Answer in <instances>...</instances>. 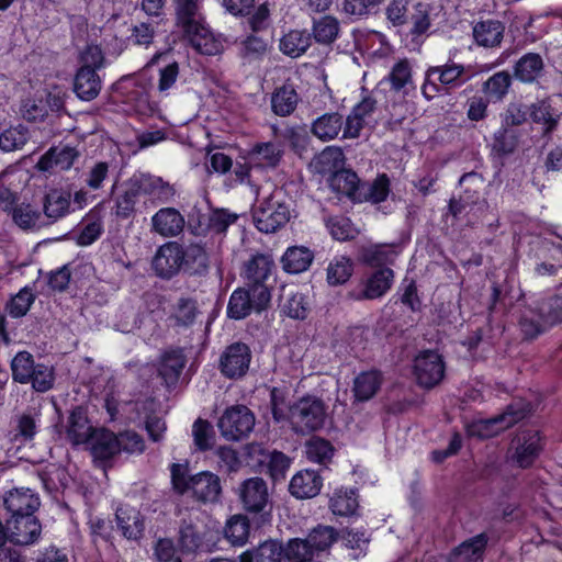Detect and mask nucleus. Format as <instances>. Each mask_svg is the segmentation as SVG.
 <instances>
[{
    "label": "nucleus",
    "instance_id": "obj_23",
    "mask_svg": "<svg viewBox=\"0 0 562 562\" xmlns=\"http://www.w3.org/2000/svg\"><path fill=\"white\" fill-rule=\"evenodd\" d=\"M505 33V24L496 19L477 21L472 30L474 43L484 48L499 47Z\"/></svg>",
    "mask_w": 562,
    "mask_h": 562
},
{
    "label": "nucleus",
    "instance_id": "obj_3",
    "mask_svg": "<svg viewBox=\"0 0 562 562\" xmlns=\"http://www.w3.org/2000/svg\"><path fill=\"white\" fill-rule=\"evenodd\" d=\"M171 484L179 494H191L203 503H215L220 499L222 485L218 475L203 471L190 475L188 463H173L170 467Z\"/></svg>",
    "mask_w": 562,
    "mask_h": 562
},
{
    "label": "nucleus",
    "instance_id": "obj_58",
    "mask_svg": "<svg viewBox=\"0 0 562 562\" xmlns=\"http://www.w3.org/2000/svg\"><path fill=\"white\" fill-rule=\"evenodd\" d=\"M249 533V521L244 515L233 516L226 524L225 536L232 544L241 546Z\"/></svg>",
    "mask_w": 562,
    "mask_h": 562
},
{
    "label": "nucleus",
    "instance_id": "obj_37",
    "mask_svg": "<svg viewBox=\"0 0 562 562\" xmlns=\"http://www.w3.org/2000/svg\"><path fill=\"white\" fill-rule=\"evenodd\" d=\"M513 305V296L505 285L494 282L492 284V293L490 304L487 306L490 323L496 322L497 325L503 323V317L509 312Z\"/></svg>",
    "mask_w": 562,
    "mask_h": 562
},
{
    "label": "nucleus",
    "instance_id": "obj_27",
    "mask_svg": "<svg viewBox=\"0 0 562 562\" xmlns=\"http://www.w3.org/2000/svg\"><path fill=\"white\" fill-rule=\"evenodd\" d=\"M329 189L338 196L347 198L356 204L361 179L352 169L344 168L327 178Z\"/></svg>",
    "mask_w": 562,
    "mask_h": 562
},
{
    "label": "nucleus",
    "instance_id": "obj_11",
    "mask_svg": "<svg viewBox=\"0 0 562 562\" xmlns=\"http://www.w3.org/2000/svg\"><path fill=\"white\" fill-rule=\"evenodd\" d=\"M392 268L376 269L362 281L361 290H352L348 297L353 301H373L383 297L394 283Z\"/></svg>",
    "mask_w": 562,
    "mask_h": 562
},
{
    "label": "nucleus",
    "instance_id": "obj_36",
    "mask_svg": "<svg viewBox=\"0 0 562 562\" xmlns=\"http://www.w3.org/2000/svg\"><path fill=\"white\" fill-rule=\"evenodd\" d=\"M397 252L393 245L378 244L364 247L360 251L363 265L376 269L390 268L396 259Z\"/></svg>",
    "mask_w": 562,
    "mask_h": 562
},
{
    "label": "nucleus",
    "instance_id": "obj_44",
    "mask_svg": "<svg viewBox=\"0 0 562 562\" xmlns=\"http://www.w3.org/2000/svg\"><path fill=\"white\" fill-rule=\"evenodd\" d=\"M355 262L347 256H335L326 269V281L330 286L346 284L352 277Z\"/></svg>",
    "mask_w": 562,
    "mask_h": 562
},
{
    "label": "nucleus",
    "instance_id": "obj_59",
    "mask_svg": "<svg viewBox=\"0 0 562 562\" xmlns=\"http://www.w3.org/2000/svg\"><path fill=\"white\" fill-rule=\"evenodd\" d=\"M291 460L280 451H271L266 460L263 472L268 473L274 481H282L290 469Z\"/></svg>",
    "mask_w": 562,
    "mask_h": 562
},
{
    "label": "nucleus",
    "instance_id": "obj_56",
    "mask_svg": "<svg viewBox=\"0 0 562 562\" xmlns=\"http://www.w3.org/2000/svg\"><path fill=\"white\" fill-rule=\"evenodd\" d=\"M536 305L550 327L562 322V293L543 297Z\"/></svg>",
    "mask_w": 562,
    "mask_h": 562
},
{
    "label": "nucleus",
    "instance_id": "obj_51",
    "mask_svg": "<svg viewBox=\"0 0 562 562\" xmlns=\"http://www.w3.org/2000/svg\"><path fill=\"white\" fill-rule=\"evenodd\" d=\"M250 162L276 167L281 160V150L272 142L257 143L248 151Z\"/></svg>",
    "mask_w": 562,
    "mask_h": 562
},
{
    "label": "nucleus",
    "instance_id": "obj_13",
    "mask_svg": "<svg viewBox=\"0 0 562 562\" xmlns=\"http://www.w3.org/2000/svg\"><path fill=\"white\" fill-rule=\"evenodd\" d=\"M250 361L251 350L249 346L236 341L228 345L223 351L220 359V369L226 378L239 379L248 372Z\"/></svg>",
    "mask_w": 562,
    "mask_h": 562
},
{
    "label": "nucleus",
    "instance_id": "obj_57",
    "mask_svg": "<svg viewBox=\"0 0 562 562\" xmlns=\"http://www.w3.org/2000/svg\"><path fill=\"white\" fill-rule=\"evenodd\" d=\"M339 32V23L336 18L325 15L313 24V35L317 43L330 44L333 43Z\"/></svg>",
    "mask_w": 562,
    "mask_h": 562
},
{
    "label": "nucleus",
    "instance_id": "obj_45",
    "mask_svg": "<svg viewBox=\"0 0 562 562\" xmlns=\"http://www.w3.org/2000/svg\"><path fill=\"white\" fill-rule=\"evenodd\" d=\"M519 144V133L502 125L493 135L492 154L504 159L514 154Z\"/></svg>",
    "mask_w": 562,
    "mask_h": 562
},
{
    "label": "nucleus",
    "instance_id": "obj_2",
    "mask_svg": "<svg viewBox=\"0 0 562 562\" xmlns=\"http://www.w3.org/2000/svg\"><path fill=\"white\" fill-rule=\"evenodd\" d=\"M284 389H273L271 392L272 412L276 420L289 419L296 432H310L322 428L325 424L326 412L323 403L314 397H303L294 405L285 401Z\"/></svg>",
    "mask_w": 562,
    "mask_h": 562
},
{
    "label": "nucleus",
    "instance_id": "obj_63",
    "mask_svg": "<svg viewBox=\"0 0 562 562\" xmlns=\"http://www.w3.org/2000/svg\"><path fill=\"white\" fill-rule=\"evenodd\" d=\"M409 0H390L385 9L386 19L394 26H403L409 23Z\"/></svg>",
    "mask_w": 562,
    "mask_h": 562
},
{
    "label": "nucleus",
    "instance_id": "obj_9",
    "mask_svg": "<svg viewBox=\"0 0 562 562\" xmlns=\"http://www.w3.org/2000/svg\"><path fill=\"white\" fill-rule=\"evenodd\" d=\"M255 415L244 405H235L225 409L218 419L217 427L223 438L238 441L249 436L255 427Z\"/></svg>",
    "mask_w": 562,
    "mask_h": 562
},
{
    "label": "nucleus",
    "instance_id": "obj_64",
    "mask_svg": "<svg viewBox=\"0 0 562 562\" xmlns=\"http://www.w3.org/2000/svg\"><path fill=\"white\" fill-rule=\"evenodd\" d=\"M12 218L21 228L27 229L35 227L41 218L40 211L32 207L31 204L15 206L12 210Z\"/></svg>",
    "mask_w": 562,
    "mask_h": 562
},
{
    "label": "nucleus",
    "instance_id": "obj_32",
    "mask_svg": "<svg viewBox=\"0 0 562 562\" xmlns=\"http://www.w3.org/2000/svg\"><path fill=\"white\" fill-rule=\"evenodd\" d=\"M199 314L198 302L193 297L181 296L171 305L168 317L170 325L176 328H189Z\"/></svg>",
    "mask_w": 562,
    "mask_h": 562
},
{
    "label": "nucleus",
    "instance_id": "obj_50",
    "mask_svg": "<svg viewBox=\"0 0 562 562\" xmlns=\"http://www.w3.org/2000/svg\"><path fill=\"white\" fill-rule=\"evenodd\" d=\"M529 119L536 124L544 125L546 132H552L558 126V116L548 99L538 100L530 105Z\"/></svg>",
    "mask_w": 562,
    "mask_h": 562
},
{
    "label": "nucleus",
    "instance_id": "obj_14",
    "mask_svg": "<svg viewBox=\"0 0 562 562\" xmlns=\"http://www.w3.org/2000/svg\"><path fill=\"white\" fill-rule=\"evenodd\" d=\"M513 460L520 468L530 467L543 449V438L537 429L520 430L513 440Z\"/></svg>",
    "mask_w": 562,
    "mask_h": 562
},
{
    "label": "nucleus",
    "instance_id": "obj_54",
    "mask_svg": "<svg viewBox=\"0 0 562 562\" xmlns=\"http://www.w3.org/2000/svg\"><path fill=\"white\" fill-rule=\"evenodd\" d=\"M268 48V43L262 37L249 34L239 44V56L246 63L261 60Z\"/></svg>",
    "mask_w": 562,
    "mask_h": 562
},
{
    "label": "nucleus",
    "instance_id": "obj_16",
    "mask_svg": "<svg viewBox=\"0 0 562 562\" xmlns=\"http://www.w3.org/2000/svg\"><path fill=\"white\" fill-rule=\"evenodd\" d=\"M237 494L244 509L249 513L262 512L270 501L266 481L257 476L243 481L237 490Z\"/></svg>",
    "mask_w": 562,
    "mask_h": 562
},
{
    "label": "nucleus",
    "instance_id": "obj_53",
    "mask_svg": "<svg viewBox=\"0 0 562 562\" xmlns=\"http://www.w3.org/2000/svg\"><path fill=\"white\" fill-rule=\"evenodd\" d=\"M485 544L486 539L484 536H477L470 541L463 542L452 552L450 562H476L481 559Z\"/></svg>",
    "mask_w": 562,
    "mask_h": 562
},
{
    "label": "nucleus",
    "instance_id": "obj_5",
    "mask_svg": "<svg viewBox=\"0 0 562 562\" xmlns=\"http://www.w3.org/2000/svg\"><path fill=\"white\" fill-rule=\"evenodd\" d=\"M468 81L465 68L461 64L448 61L439 66H429L425 71L420 92L427 101L437 95L449 94Z\"/></svg>",
    "mask_w": 562,
    "mask_h": 562
},
{
    "label": "nucleus",
    "instance_id": "obj_7",
    "mask_svg": "<svg viewBox=\"0 0 562 562\" xmlns=\"http://www.w3.org/2000/svg\"><path fill=\"white\" fill-rule=\"evenodd\" d=\"M14 382L31 386H54L55 372L52 366L35 363L29 351H19L11 361Z\"/></svg>",
    "mask_w": 562,
    "mask_h": 562
},
{
    "label": "nucleus",
    "instance_id": "obj_46",
    "mask_svg": "<svg viewBox=\"0 0 562 562\" xmlns=\"http://www.w3.org/2000/svg\"><path fill=\"white\" fill-rule=\"evenodd\" d=\"M325 226L330 236L338 241H350L358 237L360 231L350 217L346 215H331L325 218Z\"/></svg>",
    "mask_w": 562,
    "mask_h": 562
},
{
    "label": "nucleus",
    "instance_id": "obj_41",
    "mask_svg": "<svg viewBox=\"0 0 562 562\" xmlns=\"http://www.w3.org/2000/svg\"><path fill=\"white\" fill-rule=\"evenodd\" d=\"M513 83V77L505 70L497 71L488 77L483 83L481 91L492 103L502 102L508 94Z\"/></svg>",
    "mask_w": 562,
    "mask_h": 562
},
{
    "label": "nucleus",
    "instance_id": "obj_38",
    "mask_svg": "<svg viewBox=\"0 0 562 562\" xmlns=\"http://www.w3.org/2000/svg\"><path fill=\"white\" fill-rule=\"evenodd\" d=\"M344 125V117L338 112L324 113L313 121L312 134L322 142L335 139Z\"/></svg>",
    "mask_w": 562,
    "mask_h": 562
},
{
    "label": "nucleus",
    "instance_id": "obj_20",
    "mask_svg": "<svg viewBox=\"0 0 562 562\" xmlns=\"http://www.w3.org/2000/svg\"><path fill=\"white\" fill-rule=\"evenodd\" d=\"M8 530L11 542L27 546L40 538L42 527L34 515H26L24 517L10 518L8 520Z\"/></svg>",
    "mask_w": 562,
    "mask_h": 562
},
{
    "label": "nucleus",
    "instance_id": "obj_4",
    "mask_svg": "<svg viewBox=\"0 0 562 562\" xmlns=\"http://www.w3.org/2000/svg\"><path fill=\"white\" fill-rule=\"evenodd\" d=\"M274 261L270 256L256 254L245 263L244 279L256 297L257 311L266 310L271 301V290L276 283Z\"/></svg>",
    "mask_w": 562,
    "mask_h": 562
},
{
    "label": "nucleus",
    "instance_id": "obj_26",
    "mask_svg": "<svg viewBox=\"0 0 562 562\" xmlns=\"http://www.w3.org/2000/svg\"><path fill=\"white\" fill-rule=\"evenodd\" d=\"M184 217L175 207H162L151 217L153 229L164 237H176L184 228Z\"/></svg>",
    "mask_w": 562,
    "mask_h": 562
},
{
    "label": "nucleus",
    "instance_id": "obj_60",
    "mask_svg": "<svg viewBox=\"0 0 562 562\" xmlns=\"http://www.w3.org/2000/svg\"><path fill=\"white\" fill-rule=\"evenodd\" d=\"M333 453L331 445L322 438H312L305 446V454L312 462L324 463L333 457Z\"/></svg>",
    "mask_w": 562,
    "mask_h": 562
},
{
    "label": "nucleus",
    "instance_id": "obj_22",
    "mask_svg": "<svg viewBox=\"0 0 562 562\" xmlns=\"http://www.w3.org/2000/svg\"><path fill=\"white\" fill-rule=\"evenodd\" d=\"M323 487V477L314 470L296 472L289 484V492L297 499L317 496Z\"/></svg>",
    "mask_w": 562,
    "mask_h": 562
},
{
    "label": "nucleus",
    "instance_id": "obj_28",
    "mask_svg": "<svg viewBox=\"0 0 562 562\" xmlns=\"http://www.w3.org/2000/svg\"><path fill=\"white\" fill-rule=\"evenodd\" d=\"M71 194L63 189H49L43 199L44 215L52 222L70 213Z\"/></svg>",
    "mask_w": 562,
    "mask_h": 562
},
{
    "label": "nucleus",
    "instance_id": "obj_6",
    "mask_svg": "<svg viewBox=\"0 0 562 562\" xmlns=\"http://www.w3.org/2000/svg\"><path fill=\"white\" fill-rule=\"evenodd\" d=\"M337 535L331 527L315 528L306 540L293 539L286 546L288 562H321L326 551L336 541Z\"/></svg>",
    "mask_w": 562,
    "mask_h": 562
},
{
    "label": "nucleus",
    "instance_id": "obj_35",
    "mask_svg": "<svg viewBox=\"0 0 562 562\" xmlns=\"http://www.w3.org/2000/svg\"><path fill=\"white\" fill-rule=\"evenodd\" d=\"M101 90V79L97 71L79 67L74 79V91L83 101L93 100Z\"/></svg>",
    "mask_w": 562,
    "mask_h": 562
},
{
    "label": "nucleus",
    "instance_id": "obj_19",
    "mask_svg": "<svg viewBox=\"0 0 562 562\" xmlns=\"http://www.w3.org/2000/svg\"><path fill=\"white\" fill-rule=\"evenodd\" d=\"M315 259V252L304 245L289 246L280 258L281 269L286 274L307 271Z\"/></svg>",
    "mask_w": 562,
    "mask_h": 562
},
{
    "label": "nucleus",
    "instance_id": "obj_15",
    "mask_svg": "<svg viewBox=\"0 0 562 562\" xmlns=\"http://www.w3.org/2000/svg\"><path fill=\"white\" fill-rule=\"evenodd\" d=\"M184 247L177 241L160 246L153 259V269L157 277L170 280L183 266Z\"/></svg>",
    "mask_w": 562,
    "mask_h": 562
},
{
    "label": "nucleus",
    "instance_id": "obj_18",
    "mask_svg": "<svg viewBox=\"0 0 562 562\" xmlns=\"http://www.w3.org/2000/svg\"><path fill=\"white\" fill-rule=\"evenodd\" d=\"M186 364V355L179 347L167 349L161 353L157 372L165 386H177Z\"/></svg>",
    "mask_w": 562,
    "mask_h": 562
},
{
    "label": "nucleus",
    "instance_id": "obj_10",
    "mask_svg": "<svg viewBox=\"0 0 562 562\" xmlns=\"http://www.w3.org/2000/svg\"><path fill=\"white\" fill-rule=\"evenodd\" d=\"M413 374L417 386H439L446 375L443 357L432 349L419 351L413 361Z\"/></svg>",
    "mask_w": 562,
    "mask_h": 562
},
{
    "label": "nucleus",
    "instance_id": "obj_42",
    "mask_svg": "<svg viewBox=\"0 0 562 562\" xmlns=\"http://www.w3.org/2000/svg\"><path fill=\"white\" fill-rule=\"evenodd\" d=\"M182 269L189 276H205L209 272V256L204 246L190 244L184 248Z\"/></svg>",
    "mask_w": 562,
    "mask_h": 562
},
{
    "label": "nucleus",
    "instance_id": "obj_40",
    "mask_svg": "<svg viewBox=\"0 0 562 562\" xmlns=\"http://www.w3.org/2000/svg\"><path fill=\"white\" fill-rule=\"evenodd\" d=\"M346 157L341 148L328 146L315 158V170L323 177H331L345 168Z\"/></svg>",
    "mask_w": 562,
    "mask_h": 562
},
{
    "label": "nucleus",
    "instance_id": "obj_30",
    "mask_svg": "<svg viewBox=\"0 0 562 562\" xmlns=\"http://www.w3.org/2000/svg\"><path fill=\"white\" fill-rule=\"evenodd\" d=\"M271 111L278 116H289L297 108L300 97L293 83L284 82L271 94Z\"/></svg>",
    "mask_w": 562,
    "mask_h": 562
},
{
    "label": "nucleus",
    "instance_id": "obj_24",
    "mask_svg": "<svg viewBox=\"0 0 562 562\" xmlns=\"http://www.w3.org/2000/svg\"><path fill=\"white\" fill-rule=\"evenodd\" d=\"M543 72L544 61L538 53L524 54L513 66V77L525 85L535 83Z\"/></svg>",
    "mask_w": 562,
    "mask_h": 562
},
{
    "label": "nucleus",
    "instance_id": "obj_62",
    "mask_svg": "<svg viewBox=\"0 0 562 562\" xmlns=\"http://www.w3.org/2000/svg\"><path fill=\"white\" fill-rule=\"evenodd\" d=\"M26 142L27 132L22 127H10L0 134V149L7 153L22 148Z\"/></svg>",
    "mask_w": 562,
    "mask_h": 562
},
{
    "label": "nucleus",
    "instance_id": "obj_52",
    "mask_svg": "<svg viewBox=\"0 0 562 562\" xmlns=\"http://www.w3.org/2000/svg\"><path fill=\"white\" fill-rule=\"evenodd\" d=\"M413 69L408 59L397 60L391 68L389 75L380 82H389L395 92L402 91L408 83H412Z\"/></svg>",
    "mask_w": 562,
    "mask_h": 562
},
{
    "label": "nucleus",
    "instance_id": "obj_43",
    "mask_svg": "<svg viewBox=\"0 0 562 562\" xmlns=\"http://www.w3.org/2000/svg\"><path fill=\"white\" fill-rule=\"evenodd\" d=\"M518 327L525 340H533L550 326L544 322L537 305L526 308L518 321Z\"/></svg>",
    "mask_w": 562,
    "mask_h": 562
},
{
    "label": "nucleus",
    "instance_id": "obj_25",
    "mask_svg": "<svg viewBox=\"0 0 562 562\" xmlns=\"http://www.w3.org/2000/svg\"><path fill=\"white\" fill-rule=\"evenodd\" d=\"M391 193V181L386 173H379L373 181H361L356 204L373 205L385 202Z\"/></svg>",
    "mask_w": 562,
    "mask_h": 562
},
{
    "label": "nucleus",
    "instance_id": "obj_21",
    "mask_svg": "<svg viewBox=\"0 0 562 562\" xmlns=\"http://www.w3.org/2000/svg\"><path fill=\"white\" fill-rule=\"evenodd\" d=\"M4 505L11 518L33 515L40 507L38 496L30 488H15L7 493Z\"/></svg>",
    "mask_w": 562,
    "mask_h": 562
},
{
    "label": "nucleus",
    "instance_id": "obj_61",
    "mask_svg": "<svg viewBox=\"0 0 562 562\" xmlns=\"http://www.w3.org/2000/svg\"><path fill=\"white\" fill-rule=\"evenodd\" d=\"M400 290L402 291L398 299L400 302L412 313L422 312L423 301L418 293L416 281L414 279H411L409 281L405 279Z\"/></svg>",
    "mask_w": 562,
    "mask_h": 562
},
{
    "label": "nucleus",
    "instance_id": "obj_1",
    "mask_svg": "<svg viewBox=\"0 0 562 562\" xmlns=\"http://www.w3.org/2000/svg\"><path fill=\"white\" fill-rule=\"evenodd\" d=\"M176 26L182 37L200 54L214 56L222 52L223 45L204 18L199 12V0H177L175 7Z\"/></svg>",
    "mask_w": 562,
    "mask_h": 562
},
{
    "label": "nucleus",
    "instance_id": "obj_29",
    "mask_svg": "<svg viewBox=\"0 0 562 562\" xmlns=\"http://www.w3.org/2000/svg\"><path fill=\"white\" fill-rule=\"evenodd\" d=\"M88 445L93 457L99 460H108L121 452L120 438L104 428L95 429Z\"/></svg>",
    "mask_w": 562,
    "mask_h": 562
},
{
    "label": "nucleus",
    "instance_id": "obj_47",
    "mask_svg": "<svg viewBox=\"0 0 562 562\" xmlns=\"http://www.w3.org/2000/svg\"><path fill=\"white\" fill-rule=\"evenodd\" d=\"M35 300L36 295L32 288L25 285L7 301L4 312L11 318H22L29 313Z\"/></svg>",
    "mask_w": 562,
    "mask_h": 562
},
{
    "label": "nucleus",
    "instance_id": "obj_33",
    "mask_svg": "<svg viewBox=\"0 0 562 562\" xmlns=\"http://www.w3.org/2000/svg\"><path fill=\"white\" fill-rule=\"evenodd\" d=\"M257 311L256 297L252 295V291L249 288H237L231 294L228 300L226 314L232 319H244L251 314V312Z\"/></svg>",
    "mask_w": 562,
    "mask_h": 562
},
{
    "label": "nucleus",
    "instance_id": "obj_55",
    "mask_svg": "<svg viewBox=\"0 0 562 562\" xmlns=\"http://www.w3.org/2000/svg\"><path fill=\"white\" fill-rule=\"evenodd\" d=\"M311 311L308 296L301 292L291 293L283 306L282 312L292 319L304 321Z\"/></svg>",
    "mask_w": 562,
    "mask_h": 562
},
{
    "label": "nucleus",
    "instance_id": "obj_17",
    "mask_svg": "<svg viewBox=\"0 0 562 562\" xmlns=\"http://www.w3.org/2000/svg\"><path fill=\"white\" fill-rule=\"evenodd\" d=\"M203 215H198V223L193 224V217L189 218V225L192 234L205 236L207 233L223 234L234 224L238 215L227 209H214L207 215L206 221H202Z\"/></svg>",
    "mask_w": 562,
    "mask_h": 562
},
{
    "label": "nucleus",
    "instance_id": "obj_34",
    "mask_svg": "<svg viewBox=\"0 0 562 562\" xmlns=\"http://www.w3.org/2000/svg\"><path fill=\"white\" fill-rule=\"evenodd\" d=\"M116 522L123 536L127 539H138L144 531V518L139 510L122 505L116 509Z\"/></svg>",
    "mask_w": 562,
    "mask_h": 562
},
{
    "label": "nucleus",
    "instance_id": "obj_31",
    "mask_svg": "<svg viewBox=\"0 0 562 562\" xmlns=\"http://www.w3.org/2000/svg\"><path fill=\"white\" fill-rule=\"evenodd\" d=\"M94 430L83 407H77L70 413L66 432L72 445L88 443Z\"/></svg>",
    "mask_w": 562,
    "mask_h": 562
},
{
    "label": "nucleus",
    "instance_id": "obj_8",
    "mask_svg": "<svg viewBox=\"0 0 562 562\" xmlns=\"http://www.w3.org/2000/svg\"><path fill=\"white\" fill-rule=\"evenodd\" d=\"M255 227L265 234H272L282 228L290 221L289 204L269 195L251 210Z\"/></svg>",
    "mask_w": 562,
    "mask_h": 562
},
{
    "label": "nucleus",
    "instance_id": "obj_39",
    "mask_svg": "<svg viewBox=\"0 0 562 562\" xmlns=\"http://www.w3.org/2000/svg\"><path fill=\"white\" fill-rule=\"evenodd\" d=\"M240 562H288L286 548L276 541H267L240 555Z\"/></svg>",
    "mask_w": 562,
    "mask_h": 562
},
{
    "label": "nucleus",
    "instance_id": "obj_49",
    "mask_svg": "<svg viewBox=\"0 0 562 562\" xmlns=\"http://www.w3.org/2000/svg\"><path fill=\"white\" fill-rule=\"evenodd\" d=\"M311 45V35L305 31L293 30L280 41L281 52L292 58L303 55Z\"/></svg>",
    "mask_w": 562,
    "mask_h": 562
},
{
    "label": "nucleus",
    "instance_id": "obj_48",
    "mask_svg": "<svg viewBox=\"0 0 562 562\" xmlns=\"http://www.w3.org/2000/svg\"><path fill=\"white\" fill-rule=\"evenodd\" d=\"M329 507L334 515L350 516L358 508L356 491L352 488H337L329 499Z\"/></svg>",
    "mask_w": 562,
    "mask_h": 562
},
{
    "label": "nucleus",
    "instance_id": "obj_12",
    "mask_svg": "<svg viewBox=\"0 0 562 562\" xmlns=\"http://www.w3.org/2000/svg\"><path fill=\"white\" fill-rule=\"evenodd\" d=\"M522 415L512 408L490 419H479L465 425L469 437L488 439L499 435L521 419Z\"/></svg>",
    "mask_w": 562,
    "mask_h": 562
}]
</instances>
